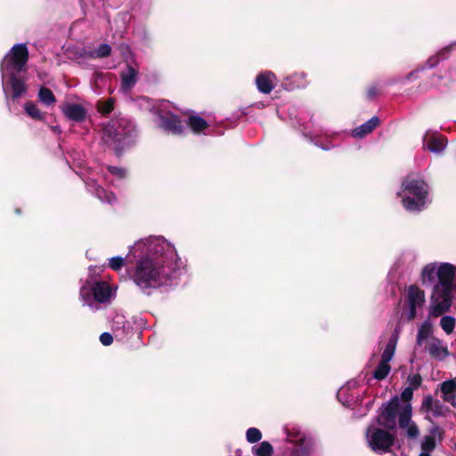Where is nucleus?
Here are the masks:
<instances>
[{"mask_svg": "<svg viewBox=\"0 0 456 456\" xmlns=\"http://www.w3.org/2000/svg\"><path fill=\"white\" fill-rule=\"evenodd\" d=\"M141 248L143 255L137 260L131 278L144 294L150 296L171 280L176 253L174 247L159 239L137 244L135 250Z\"/></svg>", "mask_w": 456, "mask_h": 456, "instance_id": "f257e3e1", "label": "nucleus"}, {"mask_svg": "<svg viewBox=\"0 0 456 456\" xmlns=\"http://www.w3.org/2000/svg\"><path fill=\"white\" fill-rule=\"evenodd\" d=\"M456 268L450 263H443L437 268V283L433 286L430 297L429 316L434 318L447 313L452 304Z\"/></svg>", "mask_w": 456, "mask_h": 456, "instance_id": "f03ea898", "label": "nucleus"}, {"mask_svg": "<svg viewBox=\"0 0 456 456\" xmlns=\"http://www.w3.org/2000/svg\"><path fill=\"white\" fill-rule=\"evenodd\" d=\"M428 185L422 179L407 176L402 183L403 205L408 211H419L426 204Z\"/></svg>", "mask_w": 456, "mask_h": 456, "instance_id": "7ed1b4c3", "label": "nucleus"}, {"mask_svg": "<svg viewBox=\"0 0 456 456\" xmlns=\"http://www.w3.org/2000/svg\"><path fill=\"white\" fill-rule=\"evenodd\" d=\"M390 431L384 428L369 427L366 431L369 447L375 452H389L395 441V435Z\"/></svg>", "mask_w": 456, "mask_h": 456, "instance_id": "20e7f679", "label": "nucleus"}, {"mask_svg": "<svg viewBox=\"0 0 456 456\" xmlns=\"http://www.w3.org/2000/svg\"><path fill=\"white\" fill-rule=\"evenodd\" d=\"M401 408L399 397L397 395L393 396L379 409L378 415L375 418L376 423L387 430H395L396 428V418H399Z\"/></svg>", "mask_w": 456, "mask_h": 456, "instance_id": "39448f33", "label": "nucleus"}, {"mask_svg": "<svg viewBox=\"0 0 456 456\" xmlns=\"http://www.w3.org/2000/svg\"><path fill=\"white\" fill-rule=\"evenodd\" d=\"M157 116L159 120V126L167 133L181 135L186 129L180 117L171 111L164 113L162 110H158Z\"/></svg>", "mask_w": 456, "mask_h": 456, "instance_id": "423d86ee", "label": "nucleus"}, {"mask_svg": "<svg viewBox=\"0 0 456 456\" xmlns=\"http://www.w3.org/2000/svg\"><path fill=\"white\" fill-rule=\"evenodd\" d=\"M412 407L411 403L402 405L399 412L398 425L400 428L407 429V436L411 439L419 435V429L416 423L411 422Z\"/></svg>", "mask_w": 456, "mask_h": 456, "instance_id": "0eeeda50", "label": "nucleus"}, {"mask_svg": "<svg viewBox=\"0 0 456 456\" xmlns=\"http://www.w3.org/2000/svg\"><path fill=\"white\" fill-rule=\"evenodd\" d=\"M102 138L105 144L111 145L112 143H117L115 147L116 155H121L122 149L119 148V143L124 140L125 134L116 127L115 122L112 121L102 128Z\"/></svg>", "mask_w": 456, "mask_h": 456, "instance_id": "6e6552de", "label": "nucleus"}, {"mask_svg": "<svg viewBox=\"0 0 456 456\" xmlns=\"http://www.w3.org/2000/svg\"><path fill=\"white\" fill-rule=\"evenodd\" d=\"M28 61V50L25 44L14 45L9 61L17 71L23 70Z\"/></svg>", "mask_w": 456, "mask_h": 456, "instance_id": "1a4fd4ad", "label": "nucleus"}, {"mask_svg": "<svg viewBox=\"0 0 456 456\" xmlns=\"http://www.w3.org/2000/svg\"><path fill=\"white\" fill-rule=\"evenodd\" d=\"M61 110L66 118L75 122H83L86 118V109L78 103H67Z\"/></svg>", "mask_w": 456, "mask_h": 456, "instance_id": "9d476101", "label": "nucleus"}, {"mask_svg": "<svg viewBox=\"0 0 456 456\" xmlns=\"http://www.w3.org/2000/svg\"><path fill=\"white\" fill-rule=\"evenodd\" d=\"M440 391L443 400L452 407H456V378L442 382Z\"/></svg>", "mask_w": 456, "mask_h": 456, "instance_id": "9b49d317", "label": "nucleus"}, {"mask_svg": "<svg viewBox=\"0 0 456 456\" xmlns=\"http://www.w3.org/2000/svg\"><path fill=\"white\" fill-rule=\"evenodd\" d=\"M274 78L275 75L272 71H265L258 74L256 77V85L258 91L265 94H270L274 87Z\"/></svg>", "mask_w": 456, "mask_h": 456, "instance_id": "f8f14e48", "label": "nucleus"}, {"mask_svg": "<svg viewBox=\"0 0 456 456\" xmlns=\"http://www.w3.org/2000/svg\"><path fill=\"white\" fill-rule=\"evenodd\" d=\"M138 77V70L130 64H126V69L120 72L121 87L124 90L132 89L136 82Z\"/></svg>", "mask_w": 456, "mask_h": 456, "instance_id": "ddd939ff", "label": "nucleus"}, {"mask_svg": "<svg viewBox=\"0 0 456 456\" xmlns=\"http://www.w3.org/2000/svg\"><path fill=\"white\" fill-rule=\"evenodd\" d=\"M110 286L105 281H97L92 287V293L95 301L105 303L110 297Z\"/></svg>", "mask_w": 456, "mask_h": 456, "instance_id": "4468645a", "label": "nucleus"}, {"mask_svg": "<svg viewBox=\"0 0 456 456\" xmlns=\"http://www.w3.org/2000/svg\"><path fill=\"white\" fill-rule=\"evenodd\" d=\"M379 124V118L377 116H374L364 124L355 127L352 131V135L354 138H363L367 134H370L376 127H378Z\"/></svg>", "mask_w": 456, "mask_h": 456, "instance_id": "2eb2a0df", "label": "nucleus"}, {"mask_svg": "<svg viewBox=\"0 0 456 456\" xmlns=\"http://www.w3.org/2000/svg\"><path fill=\"white\" fill-rule=\"evenodd\" d=\"M428 351L432 358L439 361L444 360L449 354L447 346H443L442 341L437 338H432Z\"/></svg>", "mask_w": 456, "mask_h": 456, "instance_id": "dca6fc26", "label": "nucleus"}, {"mask_svg": "<svg viewBox=\"0 0 456 456\" xmlns=\"http://www.w3.org/2000/svg\"><path fill=\"white\" fill-rule=\"evenodd\" d=\"M431 435L426 436L421 443V450L423 452H431L436 449V443L435 436L437 435L440 440H443L444 431L439 427H434L430 430Z\"/></svg>", "mask_w": 456, "mask_h": 456, "instance_id": "f3484780", "label": "nucleus"}, {"mask_svg": "<svg viewBox=\"0 0 456 456\" xmlns=\"http://www.w3.org/2000/svg\"><path fill=\"white\" fill-rule=\"evenodd\" d=\"M399 339V330L395 329L388 339L385 350L381 355V360L390 362L395 353L397 342Z\"/></svg>", "mask_w": 456, "mask_h": 456, "instance_id": "a211bd4d", "label": "nucleus"}, {"mask_svg": "<svg viewBox=\"0 0 456 456\" xmlns=\"http://www.w3.org/2000/svg\"><path fill=\"white\" fill-rule=\"evenodd\" d=\"M437 268L435 264L427 265L421 273V282L423 286L435 285L437 280Z\"/></svg>", "mask_w": 456, "mask_h": 456, "instance_id": "6ab92c4d", "label": "nucleus"}, {"mask_svg": "<svg viewBox=\"0 0 456 456\" xmlns=\"http://www.w3.org/2000/svg\"><path fill=\"white\" fill-rule=\"evenodd\" d=\"M186 126L194 133L200 134L207 129L209 125L208 123L199 115H191L186 120Z\"/></svg>", "mask_w": 456, "mask_h": 456, "instance_id": "aec40b11", "label": "nucleus"}, {"mask_svg": "<svg viewBox=\"0 0 456 456\" xmlns=\"http://www.w3.org/2000/svg\"><path fill=\"white\" fill-rule=\"evenodd\" d=\"M9 84L12 90V98L13 100L20 97L24 93H26V86L25 82L18 77L15 74H12L9 79Z\"/></svg>", "mask_w": 456, "mask_h": 456, "instance_id": "412c9836", "label": "nucleus"}, {"mask_svg": "<svg viewBox=\"0 0 456 456\" xmlns=\"http://www.w3.org/2000/svg\"><path fill=\"white\" fill-rule=\"evenodd\" d=\"M407 300L408 304L420 306L425 302V293L417 285H411L408 288Z\"/></svg>", "mask_w": 456, "mask_h": 456, "instance_id": "4be33fe9", "label": "nucleus"}, {"mask_svg": "<svg viewBox=\"0 0 456 456\" xmlns=\"http://www.w3.org/2000/svg\"><path fill=\"white\" fill-rule=\"evenodd\" d=\"M432 316L428 315V318L425 320L418 330L416 337V344L421 346L424 340H426L433 333V325L430 321Z\"/></svg>", "mask_w": 456, "mask_h": 456, "instance_id": "5701e85b", "label": "nucleus"}, {"mask_svg": "<svg viewBox=\"0 0 456 456\" xmlns=\"http://www.w3.org/2000/svg\"><path fill=\"white\" fill-rule=\"evenodd\" d=\"M447 140L443 135L431 136L428 142V149L436 153L441 152L446 146Z\"/></svg>", "mask_w": 456, "mask_h": 456, "instance_id": "b1692460", "label": "nucleus"}, {"mask_svg": "<svg viewBox=\"0 0 456 456\" xmlns=\"http://www.w3.org/2000/svg\"><path fill=\"white\" fill-rule=\"evenodd\" d=\"M24 110L28 116L35 120H44L45 113L42 112L33 102H27L24 105Z\"/></svg>", "mask_w": 456, "mask_h": 456, "instance_id": "393cba45", "label": "nucleus"}, {"mask_svg": "<svg viewBox=\"0 0 456 456\" xmlns=\"http://www.w3.org/2000/svg\"><path fill=\"white\" fill-rule=\"evenodd\" d=\"M390 370L391 366L389 364V362L380 360L373 372V378L376 379L377 380H383L387 377Z\"/></svg>", "mask_w": 456, "mask_h": 456, "instance_id": "a878e982", "label": "nucleus"}, {"mask_svg": "<svg viewBox=\"0 0 456 456\" xmlns=\"http://www.w3.org/2000/svg\"><path fill=\"white\" fill-rule=\"evenodd\" d=\"M38 99L39 101L47 105H53L56 102V98L53 94V93L45 86H41L38 92Z\"/></svg>", "mask_w": 456, "mask_h": 456, "instance_id": "bb28decb", "label": "nucleus"}, {"mask_svg": "<svg viewBox=\"0 0 456 456\" xmlns=\"http://www.w3.org/2000/svg\"><path fill=\"white\" fill-rule=\"evenodd\" d=\"M111 53V47L108 44H101L97 48L90 51L87 56L90 58H105Z\"/></svg>", "mask_w": 456, "mask_h": 456, "instance_id": "cd10ccee", "label": "nucleus"}, {"mask_svg": "<svg viewBox=\"0 0 456 456\" xmlns=\"http://www.w3.org/2000/svg\"><path fill=\"white\" fill-rule=\"evenodd\" d=\"M252 451L255 456H272L273 448L269 442L264 441L258 446H254Z\"/></svg>", "mask_w": 456, "mask_h": 456, "instance_id": "c85d7f7f", "label": "nucleus"}, {"mask_svg": "<svg viewBox=\"0 0 456 456\" xmlns=\"http://www.w3.org/2000/svg\"><path fill=\"white\" fill-rule=\"evenodd\" d=\"M456 320L454 317L446 315L443 316L440 321V326L446 334H452L455 328Z\"/></svg>", "mask_w": 456, "mask_h": 456, "instance_id": "c756f323", "label": "nucleus"}, {"mask_svg": "<svg viewBox=\"0 0 456 456\" xmlns=\"http://www.w3.org/2000/svg\"><path fill=\"white\" fill-rule=\"evenodd\" d=\"M114 110V99L109 98L104 102H100L98 110L102 115H108Z\"/></svg>", "mask_w": 456, "mask_h": 456, "instance_id": "7c9ffc66", "label": "nucleus"}, {"mask_svg": "<svg viewBox=\"0 0 456 456\" xmlns=\"http://www.w3.org/2000/svg\"><path fill=\"white\" fill-rule=\"evenodd\" d=\"M246 438L248 443L254 444L261 440L262 433L256 428H250L246 432Z\"/></svg>", "mask_w": 456, "mask_h": 456, "instance_id": "2f4dec72", "label": "nucleus"}, {"mask_svg": "<svg viewBox=\"0 0 456 456\" xmlns=\"http://www.w3.org/2000/svg\"><path fill=\"white\" fill-rule=\"evenodd\" d=\"M96 195L100 200H102V193L104 194V200L107 201L110 204H112L114 201H116L115 194L111 191H107L105 189H103L101 186H98L95 190Z\"/></svg>", "mask_w": 456, "mask_h": 456, "instance_id": "473e14b6", "label": "nucleus"}, {"mask_svg": "<svg viewBox=\"0 0 456 456\" xmlns=\"http://www.w3.org/2000/svg\"><path fill=\"white\" fill-rule=\"evenodd\" d=\"M434 403H435V400L433 399L431 395L425 396L422 400V403H421V407H420L421 411H426V412L431 411L433 410Z\"/></svg>", "mask_w": 456, "mask_h": 456, "instance_id": "72a5a7b5", "label": "nucleus"}, {"mask_svg": "<svg viewBox=\"0 0 456 456\" xmlns=\"http://www.w3.org/2000/svg\"><path fill=\"white\" fill-rule=\"evenodd\" d=\"M408 382L410 383L409 387L413 388V390H416L421 386V383H422L421 376L419 373L414 374V375H410L408 377Z\"/></svg>", "mask_w": 456, "mask_h": 456, "instance_id": "f704fd0d", "label": "nucleus"}, {"mask_svg": "<svg viewBox=\"0 0 456 456\" xmlns=\"http://www.w3.org/2000/svg\"><path fill=\"white\" fill-rule=\"evenodd\" d=\"M124 258L121 256H114L110 259L109 266L114 271H118L124 265Z\"/></svg>", "mask_w": 456, "mask_h": 456, "instance_id": "c9c22d12", "label": "nucleus"}, {"mask_svg": "<svg viewBox=\"0 0 456 456\" xmlns=\"http://www.w3.org/2000/svg\"><path fill=\"white\" fill-rule=\"evenodd\" d=\"M108 171L113 175L118 176V178H124L126 176V171L123 167H114V166H109L107 167Z\"/></svg>", "mask_w": 456, "mask_h": 456, "instance_id": "e433bc0d", "label": "nucleus"}, {"mask_svg": "<svg viewBox=\"0 0 456 456\" xmlns=\"http://www.w3.org/2000/svg\"><path fill=\"white\" fill-rule=\"evenodd\" d=\"M413 388L406 387L401 393V399L404 403V404L410 403L413 397Z\"/></svg>", "mask_w": 456, "mask_h": 456, "instance_id": "4c0bfd02", "label": "nucleus"}, {"mask_svg": "<svg viewBox=\"0 0 456 456\" xmlns=\"http://www.w3.org/2000/svg\"><path fill=\"white\" fill-rule=\"evenodd\" d=\"M100 341L103 346H110L113 343V337L109 332H103L100 336Z\"/></svg>", "mask_w": 456, "mask_h": 456, "instance_id": "58836bf2", "label": "nucleus"}, {"mask_svg": "<svg viewBox=\"0 0 456 456\" xmlns=\"http://www.w3.org/2000/svg\"><path fill=\"white\" fill-rule=\"evenodd\" d=\"M417 305H414L413 304H409V312L406 315V319L408 321H412L417 316Z\"/></svg>", "mask_w": 456, "mask_h": 456, "instance_id": "ea45409f", "label": "nucleus"}, {"mask_svg": "<svg viewBox=\"0 0 456 456\" xmlns=\"http://www.w3.org/2000/svg\"><path fill=\"white\" fill-rule=\"evenodd\" d=\"M366 94L369 100H373L379 94V89L375 86H370Z\"/></svg>", "mask_w": 456, "mask_h": 456, "instance_id": "a19ab883", "label": "nucleus"}, {"mask_svg": "<svg viewBox=\"0 0 456 456\" xmlns=\"http://www.w3.org/2000/svg\"><path fill=\"white\" fill-rule=\"evenodd\" d=\"M440 60L441 59L436 54L431 56L427 61V66L430 69L435 68L436 66L438 65Z\"/></svg>", "mask_w": 456, "mask_h": 456, "instance_id": "79ce46f5", "label": "nucleus"}, {"mask_svg": "<svg viewBox=\"0 0 456 456\" xmlns=\"http://www.w3.org/2000/svg\"><path fill=\"white\" fill-rule=\"evenodd\" d=\"M442 408H443V405L440 403V401L436 400L435 403H434L433 410H432V411L434 412V415L435 416H440L441 415Z\"/></svg>", "mask_w": 456, "mask_h": 456, "instance_id": "37998d69", "label": "nucleus"}, {"mask_svg": "<svg viewBox=\"0 0 456 456\" xmlns=\"http://www.w3.org/2000/svg\"><path fill=\"white\" fill-rule=\"evenodd\" d=\"M451 50H452V47L451 46H446L444 48H443L441 51H439L436 55L440 58V59H446L447 56L449 55V53H451Z\"/></svg>", "mask_w": 456, "mask_h": 456, "instance_id": "c03bdc74", "label": "nucleus"}, {"mask_svg": "<svg viewBox=\"0 0 456 456\" xmlns=\"http://www.w3.org/2000/svg\"><path fill=\"white\" fill-rule=\"evenodd\" d=\"M429 453L430 452H423L422 451V452L419 456H431Z\"/></svg>", "mask_w": 456, "mask_h": 456, "instance_id": "a18cd8bd", "label": "nucleus"}, {"mask_svg": "<svg viewBox=\"0 0 456 456\" xmlns=\"http://www.w3.org/2000/svg\"><path fill=\"white\" fill-rule=\"evenodd\" d=\"M14 211H15V213H16L17 215H20V214H21V209H20V208H15V210H14Z\"/></svg>", "mask_w": 456, "mask_h": 456, "instance_id": "49530a36", "label": "nucleus"}, {"mask_svg": "<svg viewBox=\"0 0 456 456\" xmlns=\"http://www.w3.org/2000/svg\"><path fill=\"white\" fill-rule=\"evenodd\" d=\"M102 201L104 200V194L102 193Z\"/></svg>", "mask_w": 456, "mask_h": 456, "instance_id": "de8ad7c7", "label": "nucleus"}]
</instances>
